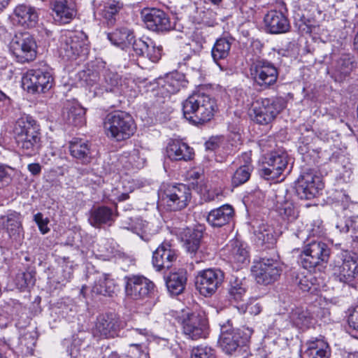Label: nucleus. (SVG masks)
<instances>
[{
  "label": "nucleus",
  "instance_id": "72a5a7b5",
  "mask_svg": "<svg viewBox=\"0 0 358 358\" xmlns=\"http://www.w3.org/2000/svg\"><path fill=\"white\" fill-rule=\"evenodd\" d=\"M206 96L207 94L204 93H193L183 102L182 112L186 120L191 122L193 115H196L204 104V99Z\"/></svg>",
  "mask_w": 358,
  "mask_h": 358
},
{
  "label": "nucleus",
  "instance_id": "f8f14e48",
  "mask_svg": "<svg viewBox=\"0 0 358 358\" xmlns=\"http://www.w3.org/2000/svg\"><path fill=\"white\" fill-rule=\"evenodd\" d=\"M252 272L259 284L268 285L278 279L282 268L277 259L263 257L255 263Z\"/></svg>",
  "mask_w": 358,
  "mask_h": 358
},
{
  "label": "nucleus",
  "instance_id": "c756f323",
  "mask_svg": "<svg viewBox=\"0 0 358 358\" xmlns=\"http://www.w3.org/2000/svg\"><path fill=\"white\" fill-rule=\"evenodd\" d=\"M178 73L167 74L164 77L156 80L157 90L162 96H169L180 90L181 81Z\"/></svg>",
  "mask_w": 358,
  "mask_h": 358
},
{
  "label": "nucleus",
  "instance_id": "2f4dec72",
  "mask_svg": "<svg viewBox=\"0 0 358 358\" xmlns=\"http://www.w3.org/2000/svg\"><path fill=\"white\" fill-rule=\"evenodd\" d=\"M169 158L175 161H188L192 159L194 151L187 143L173 141L170 142L166 148Z\"/></svg>",
  "mask_w": 358,
  "mask_h": 358
},
{
  "label": "nucleus",
  "instance_id": "4be33fe9",
  "mask_svg": "<svg viewBox=\"0 0 358 358\" xmlns=\"http://www.w3.org/2000/svg\"><path fill=\"white\" fill-rule=\"evenodd\" d=\"M264 22L266 31L272 34L286 33L290 28L287 17L275 10L268 11L264 17Z\"/></svg>",
  "mask_w": 358,
  "mask_h": 358
},
{
  "label": "nucleus",
  "instance_id": "f704fd0d",
  "mask_svg": "<svg viewBox=\"0 0 358 358\" xmlns=\"http://www.w3.org/2000/svg\"><path fill=\"white\" fill-rule=\"evenodd\" d=\"M233 38L227 37H220L217 38L211 50V56L213 61L219 66L221 70L222 66L218 63L220 60L226 59L231 50Z\"/></svg>",
  "mask_w": 358,
  "mask_h": 358
},
{
  "label": "nucleus",
  "instance_id": "bb28decb",
  "mask_svg": "<svg viewBox=\"0 0 358 358\" xmlns=\"http://www.w3.org/2000/svg\"><path fill=\"white\" fill-rule=\"evenodd\" d=\"M306 349L303 352L306 358H329L331 350L323 338H312L306 343Z\"/></svg>",
  "mask_w": 358,
  "mask_h": 358
},
{
  "label": "nucleus",
  "instance_id": "393cba45",
  "mask_svg": "<svg viewBox=\"0 0 358 358\" xmlns=\"http://www.w3.org/2000/svg\"><path fill=\"white\" fill-rule=\"evenodd\" d=\"M14 20L25 28L34 27L38 21V14L36 8L26 4H20L14 10Z\"/></svg>",
  "mask_w": 358,
  "mask_h": 358
},
{
  "label": "nucleus",
  "instance_id": "f3484780",
  "mask_svg": "<svg viewBox=\"0 0 358 358\" xmlns=\"http://www.w3.org/2000/svg\"><path fill=\"white\" fill-rule=\"evenodd\" d=\"M120 330L119 318L113 313H106L97 317L93 335L99 338H114L119 336Z\"/></svg>",
  "mask_w": 358,
  "mask_h": 358
},
{
  "label": "nucleus",
  "instance_id": "6e6552de",
  "mask_svg": "<svg viewBox=\"0 0 358 358\" xmlns=\"http://www.w3.org/2000/svg\"><path fill=\"white\" fill-rule=\"evenodd\" d=\"M183 334L192 340L205 338L208 335V320L203 314L187 313L180 319Z\"/></svg>",
  "mask_w": 358,
  "mask_h": 358
},
{
  "label": "nucleus",
  "instance_id": "39448f33",
  "mask_svg": "<svg viewBox=\"0 0 358 358\" xmlns=\"http://www.w3.org/2000/svg\"><path fill=\"white\" fill-rule=\"evenodd\" d=\"M286 103L285 99L280 96L256 100L252 108L255 121L263 125L269 124L286 107Z\"/></svg>",
  "mask_w": 358,
  "mask_h": 358
},
{
  "label": "nucleus",
  "instance_id": "a211bd4d",
  "mask_svg": "<svg viewBox=\"0 0 358 358\" xmlns=\"http://www.w3.org/2000/svg\"><path fill=\"white\" fill-rule=\"evenodd\" d=\"M125 293L132 299H143L154 290L155 285L149 279L143 275H131L125 277Z\"/></svg>",
  "mask_w": 358,
  "mask_h": 358
},
{
  "label": "nucleus",
  "instance_id": "6ab92c4d",
  "mask_svg": "<svg viewBox=\"0 0 358 358\" xmlns=\"http://www.w3.org/2000/svg\"><path fill=\"white\" fill-rule=\"evenodd\" d=\"M178 257V251L169 242H163L153 252L152 263L157 271H165L172 267Z\"/></svg>",
  "mask_w": 358,
  "mask_h": 358
},
{
  "label": "nucleus",
  "instance_id": "a18cd8bd",
  "mask_svg": "<svg viewBox=\"0 0 358 358\" xmlns=\"http://www.w3.org/2000/svg\"><path fill=\"white\" fill-rule=\"evenodd\" d=\"M116 285L114 280L105 275L103 279H100L92 288V292L104 296H111L115 292Z\"/></svg>",
  "mask_w": 358,
  "mask_h": 358
},
{
  "label": "nucleus",
  "instance_id": "7c9ffc66",
  "mask_svg": "<svg viewBox=\"0 0 358 358\" xmlns=\"http://www.w3.org/2000/svg\"><path fill=\"white\" fill-rule=\"evenodd\" d=\"M229 261L237 267L249 262L248 251L244 244L238 240H232L227 245Z\"/></svg>",
  "mask_w": 358,
  "mask_h": 358
},
{
  "label": "nucleus",
  "instance_id": "864d4df0",
  "mask_svg": "<svg viewBox=\"0 0 358 358\" xmlns=\"http://www.w3.org/2000/svg\"><path fill=\"white\" fill-rule=\"evenodd\" d=\"M277 211L283 219H287L288 221H292L298 216V213L293 203L289 201L281 203L278 206Z\"/></svg>",
  "mask_w": 358,
  "mask_h": 358
},
{
  "label": "nucleus",
  "instance_id": "bf43d9fd",
  "mask_svg": "<svg viewBox=\"0 0 358 358\" xmlns=\"http://www.w3.org/2000/svg\"><path fill=\"white\" fill-rule=\"evenodd\" d=\"M78 77L87 85L92 86L98 80L99 75L96 71L87 69L80 71Z\"/></svg>",
  "mask_w": 358,
  "mask_h": 358
},
{
  "label": "nucleus",
  "instance_id": "423d86ee",
  "mask_svg": "<svg viewBox=\"0 0 358 358\" xmlns=\"http://www.w3.org/2000/svg\"><path fill=\"white\" fill-rule=\"evenodd\" d=\"M329 266L333 276L341 282L350 283L358 274L357 257L347 251L337 255Z\"/></svg>",
  "mask_w": 358,
  "mask_h": 358
},
{
  "label": "nucleus",
  "instance_id": "5701e85b",
  "mask_svg": "<svg viewBox=\"0 0 358 358\" xmlns=\"http://www.w3.org/2000/svg\"><path fill=\"white\" fill-rule=\"evenodd\" d=\"M205 229L204 225L198 224L194 228H187L184 231L182 236L184 247L192 257H196L201 252L199 250Z\"/></svg>",
  "mask_w": 358,
  "mask_h": 358
},
{
  "label": "nucleus",
  "instance_id": "6e6d98bb",
  "mask_svg": "<svg viewBox=\"0 0 358 358\" xmlns=\"http://www.w3.org/2000/svg\"><path fill=\"white\" fill-rule=\"evenodd\" d=\"M14 173V169L7 165L0 164V188L9 185Z\"/></svg>",
  "mask_w": 358,
  "mask_h": 358
},
{
  "label": "nucleus",
  "instance_id": "b1692460",
  "mask_svg": "<svg viewBox=\"0 0 358 358\" xmlns=\"http://www.w3.org/2000/svg\"><path fill=\"white\" fill-rule=\"evenodd\" d=\"M133 50L136 55L145 57L152 62H157L161 58L162 48L156 46L154 41L150 38L146 41L138 38L134 41Z\"/></svg>",
  "mask_w": 358,
  "mask_h": 358
},
{
  "label": "nucleus",
  "instance_id": "5fc2aeb1",
  "mask_svg": "<svg viewBox=\"0 0 358 358\" xmlns=\"http://www.w3.org/2000/svg\"><path fill=\"white\" fill-rule=\"evenodd\" d=\"M191 358H216L215 351L210 347L199 345L192 348Z\"/></svg>",
  "mask_w": 358,
  "mask_h": 358
},
{
  "label": "nucleus",
  "instance_id": "9d476101",
  "mask_svg": "<svg viewBox=\"0 0 358 358\" xmlns=\"http://www.w3.org/2000/svg\"><path fill=\"white\" fill-rule=\"evenodd\" d=\"M250 73L254 83L262 89H268L274 85L278 77L277 68L265 59L253 62L250 67Z\"/></svg>",
  "mask_w": 358,
  "mask_h": 358
},
{
  "label": "nucleus",
  "instance_id": "cd10ccee",
  "mask_svg": "<svg viewBox=\"0 0 358 358\" xmlns=\"http://www.w3.org/2000/svg\"><path fill=\"white\" fill-rule=\"evenodd\" d=\"M116 216L110 208L103 206L92 208L90 212L88 220L92 226L99 228L103 224L111 226Z\"/></svg>",
  "mask_w": 358,
  "mask_h": 358
},
{
  "label": "nucleus",
  "instance_id": "c9c22d12",
  "mask_svg": "<svg viewBox=\"0 0 358 358\" xmlns=\"http://www.w3.org/2000/svg\"><path fill=\"white\" fill-rule=\"evenodd\" d=\"M187 273L183 269L171 273L166 280V285L170 293L178 295L183 292L187 283Z\"/></svg>",
  "mask_w": 358,
  "mask_h": 358
},
{
  "label": "nucleus",
  "instance_id": "ddd939ff",
  "mask_svg": "<svg viewBox=\"0 0 358 358\" xmlns=\"http://www.w3.org/2000/svg\"><path fill=\"white\" fill-rule=\"evenodd\" d=\"M324 187V183L315 171L308 169L302 173L296 182V192L301 199H312Z\"/></svg>",
  "mask_w": 358,
  "mask_h": 358
},
{
  "label": "nucleus",
  "instance_id": "a878e982",
  "mask_svg": "<svg viewBox=\"0 0 358 358\" xmlns=\"http://www.w3.org/2000/svg\"><path fill=\"white\" fill-rule=\"evenodd\" d=\"M234 215L233 207L229 204H224L210 210L206 217V221L213 227H222L229 223Z\"/></svg>",
  "mask_w": 358,
  "mask_h": 358
},
{
  "label": "nucleus",
  "instance_id": "774afa93",
  "mask_svg": "<svg viewBox=\"0 0 358 358\" xmlns=\"http://www.w3.org/2000/svg\"><path fill=\"white\" fill-rule=\"evenodd\" d=\"M246 311L251 315H257L262 311V307L259 303L251 302L247 305Z\"/></svg>",
  "mask_w": 358,
  "mask_h": 358
},
{
  "label": "nucleus",
  "instance_id": "f257e3e1",
  "mask_svg": "<svg viewBox=\"0 0 358 358\" xmlns=\"http://www.w3.org/2000/svg\"><path fill=\"white\" fill-rule=\"evenodd\" d=\"M13 134L17 148L24 155L32 157L42 148V134L37 121L29 115L19 117L13 127Z\"/></svg>",
  "mask_w": 358,
  "mask_h": 358
},
{
  "label": "nucleus",
  "instance_id": "680f3d73",
  "mask_svg": "<svg viewBox=\"0 0 358 358\" xmlns=\"http://www.w3.org/2000/svg\"><path fill=\"white\" fill-rule=\"evenodd\" d=\"M120 6L118 2L109 1L106 3L103 12L105 13L106 17H111L113 15L118 13Z\"/></svg>",
  "mask_w": 358,
  "mask_h": 358
},
{
  "label": "nucleus",
  "instance_id": "de8ad7c7",
  "mask_svg": "<svg viewBox=\"0 0 358 358\" xmlns=\"http://www.w3.org/2000/svg\"><path fill=\"white\" fill-rule=\"evenodd\" d=\"M258 244L273 243L274 241L273 229L267 224H262L255 231Z\"/></svg>",
  "mask_w": 358,
  "mask_h": 358
},
{
  "label": "nucleus",
  "instance_id": "0e129e2a",
  "mask_svg": "<svg viewBox=\"0 0 358 358\" xmlns=\"http://www.w3.org/2000/svg\"><path fill=\"white\" fill-rule=\"evenodd\" d=\"M348 323L350 329L358 331V307L349 315Z\"/></svg>",
  "mask_w": 358,
  "mask_h": 358
},
{
  "label": "nucleus",
  "instance_id": "20e7f679",
  "mask_svg": "<svg viewBox=\"0 0 358 358\" xmlns=\"http://www.w3.org/2000/svg\"><path fill=\"white\" fill-rule=\"evenodd\" d=\"M104 129L108 137L117 141L128 139L134 133L132 117L122 111L109 113L104 121Z\"/></svg>",
  "mask_w": 358,
  "mask_h": 358
},
{
  "label": "nucleus",
  "instance_id": "ea45409f",
  "mask_svg": "<svg viewBox=\"0 0 358 358\" xmlns=\"http://www.w3.org/2000/svg\"><path fill=\"white\" fill-rule=\"evenodd\" d=\"M289 317L294 326L301 329L308 328L311 324L310 313L302 307L292 308Z\"/></svg>",
  "mask_w": 358,
  "mask_h": 358
},
{
  "label": "nucleus",
  "instance_id": "338daca9",
  "mask_svg": "<svg viewBox=\"0 0 358 358\" xmlns=\"http://www.w3.org/2000/svg\"><path fill=\"white\" fill-rule=\"evenodd\" d=\"M273 144L274 141L272 137L263 138L258 142V145L262 152L266 151L267 148H271Z\"/></svg>",
  "mask_w": 358,
  "mask_h": 358
},
{
  "label": "nucleus",
  "instance_id": "69168bd1",
  "mask_svg": "<svg viewBox=\"0 0 358 358\" xmlns=\"http://www.w3.org/2000/svg\"><path fill=\"white\" fill-rule=\"evenodd\" d=\"M354 227V222L350 219L341 220L336 224V228L342 233H348Z\"/></svg>",
  "mask_w": 358,
  "mask_h": 358
},
{
  "label": "nucleus",
  "instance_id": "052dcab7",
  "mask_svg": "<svg viewBox=\"0 0 358 358\" xmlns=\"http://www.w3.org/2000/svg\"><path fill=\"white\" fill-rule=\"evenodd\" d=\"M306 231L309 236L320 237L324 234L325 229L322 224V221L317 219L313 220V222L308 226Z\"/></svg>",
  "mask_w": 358,
  "mask_h": 358
},
{
  "label": "nucleus",
  "instance_id": "aec40b11",
  "mask_svg": "<svg viewBox=\"0 0 358 358\" xmlns=\"http://www.w3.org/2000/svg\"><path fill=\"white\" fill-rule=\"evenodd\" d=\"M141 15L146 27L153 31H166L173 28L169 15L157 8H145Z\"/></svg>",
  "mask_w": 358,
  "mask_h": 358
},
{
  "label": "nucleus",
  "instance_id": "dca6fc26",
  "mask_svg": "<svg viewBox=\"0 0 358 358\" xmlns=\"http://www.w3.org/2000/svg\"><path fill=\"white\" fill-rule=\"evenodd\" d=\"M191 198L189 188L184 184L168 185L164 191L163 199L171 210L185 208Z\"/></svg>",
  "mask_w": 358,
  "mask_h": 358
},
{
  "label": "nucleus",
  "instance_id": "e2e57ef3",
  "mask_svg": "<svg viewBox=\"0 0 358 358\" xmlns=\"http://www.w3.org/2000/svg\"><path fill=\"white\" fill-rule=\"evenodd\" d=\"M34 221L36 222L39 230L43 234H45L50 231V229L48 227V220L47 219H43L42 213H36L34 215Z\"/></svg>",
  "mask_w": 358,
  "mask_h": 358
},
{
  "label": "nucleus",
  "instance_id": "e433bc0d",
  "mask_svg": "<svg viewBox=\"0 0 358 358\" xmlns=\"http://www.w3.org/2000/svg\"><path fill=\"white\" fill-rule=\"evenodd\" d=\"M3 226L10 238L17 240L23 235L21 215L17 213H12L6 217Z\"/></svg>",
  "mask_w": 358,
  "mask_h": 358
},
{
  "label": "nucleus",
  "instance_id": "58836bf2",
  "mask_svg": "<svg viewBox=\"0 0 358 358\" xmlns=\"http://www.w3.org/2000/svg\"><path fill=\"white\" fill-rule=\"evenodd\" d=\"M133 334L138 335L141 338L138 340L137 343L129 345L128 353L132 358H140L145 353V348L143 341L150 336L151 333L146 329H135L133 330Z\"/></svg>",
  "mask_w": 358,
  "mask_h": 358
},
{
  "label": "nucleus",
  "instance_id": "79ce46f5",
  "mask_svg": "<svg viewBox=\"0 0 358 358\" xmlns=\"http://www.w3.org/2000/svg\"><path fill=\"white\" fill-rule=\"evenodd\" d=\"M245 157L248 158V161H246L245 164L241 165L236 169L231 178L232 185L235 187H238L246 182L250 179L253 170V166L250 163V159L246 154Z\"/></svg>",
  "mask_w": 358,
  "mask_h": 358
},
{
  "label": "nucleus",
  "instance_id": "f03ea898",
  "mask_svg": "<svg viewBox=\"0 0 358 358\" xmlns=\"http://www.w3.org/2000/svg\"><path fill=\"white\" fill-rule=\"evenodd\" d=\"M220 331L218 343L222 351L227 355L240 352L253 334L252 329L248 327L233 328L229 320L221 324Z\"/></svg>",
  "mask_w": 358,
  "mask_h": 358
},
{
  "label": "nucleus",
  "instance_id": "7ed1b4c3",
  "mask_svg": "<svg viewBox=\"0 0 358 358\" xmlns=\"http://www.w3.org/2000/svg\"><path fill=\"white\" fill-rule=\"evenodd\" d=\"M59 42V52L64 59H84L88 55L87 36L83 31H66L60 36Z\"/></svg>",
  "mask_w": 358,
  "mask_h": 358
},
{
  "label": "nucleus",
  "instance_id": "13d9d810",
  "mask_svg": "<svg viewBox=\"0 0 358 358\" xmlns=\"http://www.w3.org/2000/svg\"><path fill=\"white\" fill-rule=\"evenodd\" d=\"M201 194L203 199L206 202L220 201L222 197V191L217 188H207L205 187L201 189Z\"/></svg>",
  "mask_w": 358,
  "mask_h": 358
},
{
  "label": "nucleus",
  "instance_id": "4468645a",
  "mask_svg": "<svg viewBox=\"0 0 358 358\" xmlns=\"http://www.w3.org/2000/svg\"><path fill=\"white\" fill-rule=\"evenodd\" d=\"M52 74L41 69H30L23 76L22 84L29 92L45 93L53 85Z\"/></svg>",
  "mask_w": 358,
  "mask_h": 358
},
{
  "label": "nucleus",
  "instance_id": "c03bdc74",
  "mask_svg": "<svg viewBox=\"0 0 358 358\" xmlns=\"http://www.w3.org/2000/svg\"><path fill=\"white\" fill-rule=\"evenodd\" d=\"M35 275L36 272L29 269L17 273L15 279V283L17 289L24 291L32 287L36 282Z\"/></svg>",
  "mask_w": 358,
  "mask_h": 358
},
{
  "label": "nucleus",
  "instance_id": "0eeeda50",
  "mask_svg": "<svg viewBox=\"0 0 358 358\" xmlns=\"http://www.w3.org/2000/svg\"><path fill=\"white\" fill-rule=\"evenodd\" d=\"M330 255L327 244L322 241H312L306 244L300 256L303 268L311 271L320 264L327 262Z\"/></svg>",
  "mask_w": 358,
  "mask_h": 358
},
{
  "label": "nucleus",
  "instance_id": "2eb2a0df",
  "mask_svg": "<svg viewBox=\"0 0 358 358\" xmlns=\"http://www.w3.org/2000/svg\"><path fill=\"white\" fill-rule=\"evenodd\" d=\"M224 278V274L220 269L208 268L198 273L195 285L201 295L208 297L215 293Z\"/></svg>",
  "mask_w": 358,
  "mask_h": 358
},
{
  "label": "nucleus",
  "instance_id": "412c9836",
  "mask_svg": "<svg viewBox=\"0 0 358 358\" xmlns=\"http://www.w3.org/2000/svg\"><path fill=\"white\" fill-rule=\"evenodd\" d=\"M50 7L54 20L61 24L69 23L76 15V5L71 0H50Z\"/></svg>",
  "mask_w": 358,
  "mask_h": 358
},
{
  "label": "nucleus",
  "instance_id": "8fccbe9b",
  "mask_svg": "<svg viewBox=\"0 0 358 358\" xmlns=\"http://www.w3.org/2000/svg\"><path fill=\"white\" fill-rule=\"evenodd\" d=\"M353 68L354 62L352 58L348 55H345L337 61L336 71L339 74L340 79L342 80L350 75Z\"/></svg>",
  "mask_w": 358,
  "mask_h": 358
},
{
  "label": "nucleus",
  "instance_id": "49530a36",
  "mask_svg": "<svg viewBox=\"0 0 358 358\" xmlns=\"http://www.w3.org/2000/svg\"><path fill=\"white\" fill-rule=\"evenodd\" d=\"M246 292L245 281L243 279L234 278L230 281L229 288V296L235 301H241Z\"/></svg>",
  "mask_w": 358,
  "mask_h": 358
},
{
  "label": "nucleus",
  "instance_id": "4c0bfd02",
  "mask_svg": "<svg viewBox=\"0 0 358 358\" xmlns=\"http://www.w3.org/2000/svg\"><path fill=\"white\" fill-rule=\"evenodd\" d=\"M108 40L115 45L122 49L134 43V36L132 31L127 28L117 29L108 34Z\"/></svg>",
  "mask_w": 358,
  "mask_h": 358
},
{
  "label": "nucleus",
  "instance_id": "1a4fd4ad",
  "mask_svg": "<svg viewBox=\"0 0 358 358\" xmlns=\"http://www.w3.org/2000/svg\"><path fill=\"white\" fill-rule=\"evenodd\" d=\"M288 156L282 152H271L264 157L259 175L266 180L278 179L287 169Z\"/></svg>",
  "mask_w": 358,
  "mask_h": 358
},
{
  "label": "nucleus",
  "instance_id": "603ef678",
  "mask_svg": "<svg viewBox=\"0 0 358 358\" xmlns=\"http://www.w3.org/2000/svg\"><path fill=\"white\" fill-rule=\"evenodd\" d=\"M317 278L311 273L299 278L298 285L303 292L313 293L317 289L316 285Z\"/></svg>",
  "mask_w": 358,
  "mask_h": 358
},
{
  "label": "nucleus",
  "instance_id": "09e8293b",
  "mask_svg": "<svg viewBox=\"0 0 358 358\" xmlns=\"http://www.w3.org/2000/svg\"><path fill=\"white\" fill-rule=\"evenodd\" d=\"M122 163H128L126 166H130L135 169H141L144 166L145 159L141 155L138 150L134 149L127 156H122L120 159Z\"/></svg>",
  "mask_w": 358,
  "mask_h": 358
},
{
  "label": "nucleus",
  "instance_id": "a19ab883",
  "mask_svg": "<svg viewBox=\"0 0 358 358\" xmlns=\"http://www.w3.org/2000/svg\"><path fill=\"white\" fill-rule=\"evenodd\" d=\"M103 80L101 83V87L106 92L119 93V85L121 78L117 72L110 69L104 70Z\"/></svg>",
  "mask_w": 358,
  "mask_h": 358
},
{
  "label": "nucleus",
  "instance_id": "4d7b16f0",
  "mask_svg": "<svg viewBox=\"0 0 358 358\" xmlns=\"http://www.w3.org/2000/svg\"><path fill=\"white\" fill-rule=\"evenodd\" d=\"M36 343V337L33 332H26L20 338V345L29 353H32Z\"/></svg>",
  "mask_w": 358,
  "mask_h": 358
},
{
  "label": "nucleus",
  "instance_id": "9b49d317",
  "mask_svg": "<svg viewBox=\"0 0 358 358\" xmlns=\"http://www.w3.org/2000/svg\"><path fill=\"white\" fill-rule=\"evenodd\" d=\"M10 48L13 55L22 63L33 61L36 57V42L28 32L15 34L10 43Z\"/></svg>",
  "mask_w": 358,
  "mask_h": 358
},
{
  "label": "nucleus",
  "instance_id": "473e14b6",
  "mask_svg": "<svg viewBox=\"0 0 358 358\" xmlns=\"http://www.w3.org/2000/svg\"><path fill=\"white\" fill-rule=\"evenodd\" d=\"M217 110V106L215 99L207 94L204 99V104L197 113L193 115V119L190 122L195 125L208 122L213 117Z\"/></svg>",
  "mask_w": 358,
  "mask_h": 358
},
{
  "label": "nucleus",
  "instance_id": "c85d7f7f",
  "mask_svg": "<svg viewBox=\"0 0 358 358\" xmlns=\"http://www.w3.org/2000/svg\"><path fill=\"white\" fill-rule=\"evenodd\" d=\"M71 155L80 163L87 164L92 159L91 145L81 138H73L69 142Z\"/></svg>",
  "mask_w": 358,
  "mask_h": 358
},
{
  "label": "nucleus",
  "instance_id": "3c124183",
  "mask_svg": "<svg viewBox=\"0 0 358 358\" xmlns=\"http://www.w3.org/2000/svg\"><path fill=\"white\" fill-rule=\"evenodd\" d=\"M135 230L136 234L145 241H149L152 236L157 231L152 224L143 220H138L136 222Z\"/></svg>",
  "mask_w": 358,
  "mask_h": 358
},
{
  "label": "nucleus",
  "instance_id": "37998d69",
  "mask_svg": "<svg viewBox=\"0 0 358 358\" xmlns=\"http://www.w3.org/2000/svg\"><path fill=\"white\" fill-rule=\"evenodd\" d=\"M85 113V112L83 107L78 104H74L67 108L64 117L69 124L78 127L83 124Z\"/></svg>",
  "mask_w": 358,
  "mask_h": 358
}]
</instances>
